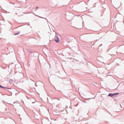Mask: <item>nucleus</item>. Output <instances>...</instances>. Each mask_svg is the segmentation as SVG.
Listing matches in <instances>:
<instances>
[{
	"label": "nucleus",
	"instance_id": "1",
	"mask_svg": "<svg viewBox=\"0 0 124 124\" xmlns=\"http://www.w3.org/2000/svg\"><path fill=\"white\" fill-rule=\"evenodd\" d=\"M118 94L119 93H110L108 94V96H110L113 98L114 97V96L118 95Z\"/></svg>",
	"mask_w": 124,
	"mask_h": 124
},
{
	"label": "nucleus",
	"instance_id": "2",
	"mask_svg": "<svg viewBox=\"0 0 124 124\" xmlns=\"http://www.w3.org/2000/svg\"><path fill=\"white\" fill-rule=\"evenodd\" d=\"M0 87L2 88H3L5 89H12L11 88L6 87L2 86L0 85Z\"/></svg>",
	"mask_w": 124,
	"mask_h": 124
},
{
	"label": "nucleus",
	"instance_id": "3",
	"mask_svg": "<svg viewBox=\"0 0 124 124\" xmlns=\"http://www.w3.org/2000/svg\"><path fill=\"white\" fill-rule=\"evenodd\" d=\"M55 41L56 42H58L59 41V39L56 36L55 37Z\"/></svg>",
	"mask_w": 124,
	"mask_h": 124
},
{
	"label": "nucleus",
	"instance_id": "4",
	"mask_svg": "<svg viewBox=\"0 0 124 124\" xmlns=\"http://www.w3.org/2000/svg\"><path fill=\"white\" fill-rule=\"evenodd\" d=\"M13 82V80L12 79H11L9 81V83H12Z\"/></svg>",
	"mask_w": 124,
	"mask_h": 124
},
{
	"label": "nucleus",
	"instance_id": "5",
	"mask_svg": "<svg viewBox=\"0 0 124 124\" xmlns=\"http://www.w3.org/2000/svg\"><path fill=\"white\" fill-rule=\"evenodd\" d=\"M38 7H36V9H38Z\"/></svg>",
	"mask_w": 124,
	"mask_h": 124
},
{
	"label": "nucleus",
	"instance_id": "6",
	"mask_svg": "<svg viewBox=\"0 0 124 124\" xmlns=\"http://www.w3.org/2000/svg\"><path fill=\"white\" fill-rule=\"evenodd\" d=\"M35 102H32V103H35Z\"/></svg>",
	"mask_w": 124,
	"mask_h": 124
},
{
	"label": "nucleus",
	"instance_id": "7",
	"mask_svg": "<svg viewBox=\"0 0 124 124\" xmlns=\"http://www.w3.org/2000/svg\"><path fill=\"white\" fill-rule=\"evenodd\" d=\"M8 91L9 92H10V91Z\"/></svg>",
	"mask_w": 124,
	"mask_h": 124
},
{
	"label": "nucleus",
	"instance_id": "8",
	"mask_svg": "<svg viewBox=\"0 0 124 124\" xmlns=\"http://www.w3.org/2000/svg\"><path fill=\"white\" fill-rule=\"evenodd\" d=\"M90 99V98H89V99Z\"/></svg>",
	"mask_w": 124,
	"mask_h": 124
},
{
	"label": "nucleus",
	"instance_id": "9",
	"mask_svg": "<svg viewBox=\"0 0 124 124\" xmlns=\"http://www.w3.org/2000/svg\"><path fill=\"white\" fill-rule=\"evenodd\" d=\"M46 55V56H47Z\"/></svg>",
	"mask_w": 124,
	"mask_h": 124
}]
</instances>
